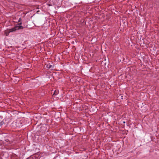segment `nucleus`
I'll return each instance as SVG.
<instances>
[{
	"label": "nucleus",
	"instance_id": "nucleus-1",
	"mask_svg": "<svg viewBox=\"0 0 159 159\" xmlns=\"http://www.w3.org/2000/svg\"><path fill=\"white\" fill-rule=\"evenodd\" d=\"M14 31V30H13V28H12L9 30H5V33L6 36H7L10 33Z\"/></svg>",
	"mask_w": 159,
	"mask_h": 159
},
{
	"label": "nucleus",
	"instance_id": "nucleus-3",
	"mask_svg": "<svg viewBox=\"0 0 159 159\" xmlns=\"http://www.w3.org/2000/svg\"><path fill=\"white\" fill-rule=\"evenodd\" d=\"M52 66L50 64H48L46 66V67L49 69L51 68Z\"/></svg>",
	"mask_w": 159,
	"mask_h": 159
},
{
	"label": "nucleus",
	"instance_id": "nucleus-2",
	"mask_svg": "<svg viewBox=\"0 0 159 159\" xmlns=\"http://www.w3.org/2000/svg\"><path fill=\"white\" fill-rule=\"evenodd\" d=\"M23 28V27L21 25L16 26L13 28V30H14V31H15L16 30L20 29H22Z\"/></svg>",
	"mask_w": 159,
	"mask_h": 159
},
{
	"label": "nucleus",
	"instance_id": "nucleus-7",
	"mask_svg": "<svg viewBox=\"0 0 159 159\" xmlns=\"http://www.w3.org/2000/svg\"><path fill=\"white\" fill-rule=\"evenodd\" d=\"M123 123H125V122L124 121V122H123Z\"/></svg>",
	"mask_w": 159,
	"mask_h": 159
},
{
	"label": "nucleus",
	"instance_id": "nucleus-4",
	"mask_svg": "<svg viewBox=\"0 0 159 159\" xmlns=\"http://www.w3.org/2000/svg\"><path fill=\"white\" fill-rule=\"evenodd\" d=\"M58 91H56V90H55V91L54 93L53 94V95H56L57 94H58Z\"/></svg>",
	"mask_w": 159,
	"mask_h": 159
},
{
	"label": "nucleus",
	"instance_id": "nucleus-6",
	"mask_svg": "<svg viewBox=\"0 0 159 159\" xmlns=\"http://www.w3.org/2000/svg\"><path fill=\"white\" fill-rule=\"evenodd\" d=\"M21 24H22L21 22H20V23H19V25H21Z\"/></svg>",
	"mask_w": 159,
	"mask_h": 159
},
{
	"label": "nucleus",
	"instance_id": "nucleus-5",
	"mask_svg": "<svg viewBox=\"0 0 159 159\" xmlns=\"http://www.w3.org/2000/svg\"><path fill=\"white\" fill-rule=\"evenodd\" d=\"M21 20V19L20 18H19L18 21L20 22Z\"/></svg>",
	"mask_w": 159,
	"mask_h": 159
}]
</instances>
